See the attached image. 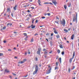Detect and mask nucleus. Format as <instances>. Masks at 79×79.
<instances>
[{"instance_id":"nucleus-1","label":"nucleus","mask_w":79,"mask_h":79,"mask_svg":"<svg viewBox=\"0 0 79 79\" xmlns=\"http://www.w3.org/2000/svg\"><path fill=\"white\" fill-rule=\"evenodd\" d=\"M38 68H39V67H38V65H35V70L33 73V74L34 75L35 74H37V73L39 69Z\"/></svg>"},{"instance_id":"nucleus-2","label":"nucleus","mask_w":79,"mask_h":79,"mask_svg":"<svg viewBox=\"0 0 79 79\" xmlns=\"http://www.w3.org/2000/svg\"><path fill=\"white\" fill-rule=\"evenodd\" d=\"M60 23L63 26H64L65 24H66V21L64 19H63L62 21H60Z\"/></svg>"},{"instance_id":"nucleus-3","label":"nucleus","mask_w":79,"mask_h":79,"mask_svg":"<svg viewBox=\"0 0 79 79\" xmlns=\"http://www.w3.org/2000/svg\"><path fill=\"white\" fill-rule=\"evenodd\" d=\"M74 56H75V52L74 51L73 54L72 58L69 60V62L70 63H71L72 62V60H73L74 58Z\"/></svg>"},{"instance_id":"nucleus-4","label":"nucleus","mask_w":79,"mask_h":79,"mask_svg":"<svg viewBox=\"0 0 79 79\" xmlns=\"http://www.w3.org/2000/svg\"><path fill=\"white\" fill-rule=\"evenodd\" d=\"M77 13L76 14V17L73 16V22H74L75 21H76V22L77 23Z\"/></svg>"},{"instance_id":"nucleus-5","label":"nucleus","mask_w":79,"mask_h":79,"mask_svg":"<svg viewBox=\"0 0 79 79\" xmlns=\"http://www.w3.org/2000/svg\"><path fill=\"white\" fill-rule=\"evenodd\" d=\"M38 51L37 52V54L39 55H40V50H41V48H38Z\"/></svg>"},{"instance_id":"nucleus-6","label":"nucleus","mask_w":79,"mask_h":79,"mask_svg":"<svg viewBox=\"0 0 79 79\" xmlns=\"http://www.w3.org/2000/svg\"><path fill=\"white\" fill-rule=\"evenodd\" d=\"M52 3H53V4L56 6V4H57V2H56V0H52Z\"/></svg>"},{"instance_id":"nucleus-7","label":"nucleus","mask_w":79,"mask_h":79,"mask_svg":"<svg viewBox=\"0 0 79 79\" xmlns=\"http://www.w3.org/2000/svg\"><path fill=\"white\" fill-rule=\"evenodd\" d=\"M53 30H54V32L56 34H58V32L56 31V29L55 28H53Z\"/></svg>"},{"instance_id":"nucleus-8","label":"nucleus","mask_w":79,"mask_h":79,"mask_svg":"<svg viewBox=\"0 0 79 79\" xmlns=\"http://www.w3.org/2000/svg\"><path fill=\"white\" fill-rule=\"evenodd\" d=\"M7 11L8 12H11V9L10 8H8L7 9Z\"/></svg>"},{"instance_id":"nucleus-9","label":"nucleus","mask_w":79,"mask_h":79,"mask_svg":"<svg viewBox=\"0 0 79 79\" xmlns=\"http://www.w3.org/2000/svg\"><path fill=\"white\" fill-rule=\"evenodd\" d=\"M51 70H52V68H50L48 70V71L46 73V74H49V73H50Z\"/></svg>"},{"instance_id":"nucleus-10","label":"nucleus","mask_w":79,"mask_h":79,"mask_svg":"<svg viewBox=\"0 0 79 79\" xmlns=\"http://www.w3.org/2000/svg\"><path fill=\"white\" fill-rule=\"evenodd\" d=\"M31 29H34L35 27V26H34V25L32 24L31 25Z\"/></svg>"},{"instance_id":"nucleus-11","label":"nucleus","mask_w":79,"mask_h":79,"mask_svg":"<svg viewBox=\"0 0 79 79\" xmlns=\"http://www.w3.org/2000/svg\"><path fill=\"white\" fill-rule=\"evenodd\" d=\"M12 25H13L12 23H8L7 24V26L8 27L9 26H11Z\"/></svg>"},{"instance_id":"nucleus-12","label":"nucleus","mask_w":79,"mask_h":79,"mask_svg":"<svg viewBox=\"0 0 79 79\" xmlns=\"http://www.w3.org/2000/svg\"><path fill=\"white\" fill-rule=\"evenodd\" d=\"M74 35L73 34L71 36V39L72 40H73V39H74Z\"/></svg>"},{"instance_id":"nucleus-13","label":"nucleus","mask_w":79,"mask_h":79,"mask_svg":"<svg viewBox=\"0 0 79 79\" xmlns=\"http://www.w3.org/2000/svg\"><path fill=\"white\" fill-rule=\"evenodd\" d=\"M10 72V71H8V70L7 69H6L5 70V73H8Z\"/></svg>"},{"instance_id":"nucleus-14","label":"nucleus","mask_w":79,"mask_h":79,"mask_svg":"<svg viewBox=\"0 0 79 79\" xmlns=\"http://www.w3.org/2000/svg\"><path fill=\"white\" fill-rule=\"evenodd\" d=\"M38 3L40 6H42V4H40V3H41V2H40V0H38Z\"/></svg>"},{"instance_id":"nucleus-15","label":"nucleus","mask_w":79,"mask_h":79,"mask_svg":"<svg viewBox=\"0 0 79 79\" xmlns=\"http://www.w3.org/2000/svg\"><path fill=\"white\" fill-rule=\"evenodd\" d=\"M16 8H17V5H16L13 8V9L14 10H16Z\"/></svg>"},{"instance_id":"nucleus-16","label":"nucleus","mask_w":79,"mask_h":79,"mask_svg":"<svg viewBox=\"0 0 79 79\" xmlns=\"http://www.w3.org/2000/svg\"><path fill=\"white\" fill-rule=\"evenodd\" d=\"M64 31L65 32H68V30L66 29H64Z\"/></svg>"},{"instance_id":"nucleus-17","label":"nucleus","mask_w":79,"mask_h":79,"mask_svg":"<svg viewBox=\"0 0 79 79\" xmlns=\"http://www.w3.org/2000/svg\"><path fill=\"white\" fill-rule=\"evenodd\" d=\"M59 47H60V48H63V45H62L61 44H60L59 45Z\"/></svg>"},{"instance_id":"nucleus-18","label":"nucleus","mask_w":79,"mask_h":79,"mask_svg":"<svg viewBox=\"0 0 79 79\" xmlns=\"http://www.w3.org/2000/svg\"><path fill=\"white\" fill-rule=\"evenodd\" d=\"M34 42V39L32 38V39L30 41V42H31V43H32V42Z\"/></svg>"},{"instance_id":"nucleus-19","label":"nucleus","mask_w":79,"mask_h":79,"mask_svg":"<svg viewBox=\"0 0 79 79\" xmlns=\"http://www.w3.org/2000/svg\"><path fill=\"white\" fill-rule=\"evenodd\" d=\"M18 63L23 64V63H24V62L23 61H19L18 62Z\"/></svg>"},{"instance_id":"nucleus-20","label":"nucleus","mask_w":79,"mask_h":79,"mask_svg":"<svg viewBox=\"0 0 79 79\" xmlns=\"http://www.w3.org/2000/svg\"><path fill=\"white\" fill-rule=\"evenodd\" d=\"M35 20V19H34V18H33V19H32V24H34V22Z\"/></svg>"},{"instance_id":"nucleus-21","label":"nucleus","mask_w":79,"mask_h":79,"mask_svg":"<svg viewBox=\"0 0 79 79\" xmlns=\"http://www.w3.org/2000/svg\"><path fill=\"white\" fill-rule=\"evenodd\" d=\"M64 7L65 10H66V9H67V6H66V5H64Z\"/></svg>"},{"instance_id":"nucleus-22","label":"nucleus","mask_w":79,"mask_h":79,"mask_svg":"<svg viewBox=\"0 0 79 79\" xmlns=\"http://www.w3.org/2000/svg\"><path fill=\"white\" fill-rule=\"evenodd\" d=\"M56 69H58V66L55 67V70H56Z\"/></svg>"},{"instance_id":"nucleus-23","label":"nucleus","mask_w":79,"mask_h":79,"mask_svg":"<svg viewBox=\"0 0 79 79\" xmlns=\"http://www.w3.org/2000/svg\"><path fill=\"white\" fill-rule=\"evenodd\" d=\"M56 37L57 38V39H58V38H60V35H56Z\"/></svg>"},{"instance_id":"nucleus-24","label":"nucleus","mask_w":79,"mask_h":79,"mask_svg":"<svg viewBox=\"0 0 79 79\" xmlns=\"http://www.w3.org/2000/svg\"><path fill=\"white\" fill-rule=\"evenodd\" d=\"M57 52L59 54V53H60V50L58 49V50H57Z\"/></svg>"},{"instance_id":"nucleus-25","label":"nucleus","mask_w":79,"mask_h":79,"mask_svg":"<svg viewBox=\"0 0 79 79\" xmlns=\"http://www.w3.org/2000/svg\"><path fill=\"white\" fill-rule=\"evenodd\" d=\"M59 21H55V23H56L57 24H59V23H58Z\"/></svg>"},{"instance_id":"nucleus-26","label":"nucleus","mask_w":79,"mask_h":79,"mask_svg":"<svg viewBox=\"0 0 79 79\" xmlns=\"http://www.w3.org/2000/svg\"><path fill=\"white\" fill-rule=\"evenodd\" d=\"M27 38H28V36H27L26 38L24 39L25 40H27Z\"/></svg>"},{"instance_id":"nucleus-27","label":"nucleus","mask_w":79,"mask_h":79,"mask_svg":"<svg viewBox=\"0 0 79 79\" xmlns=\"http://www.w3.org/2000/svg\"><path fill=\"white\" fill-rule=\"evenodd\" d=\"M43 51L44 52H45H45H47V50H46L45 49V48H44L43 49Z\"/></svg>"},{"instance_id":"nucleus-28","label":"nucleus","mask_w":79,"mask_h":79,"mask_svg":"<svg viewBox=\"0 0 79 79\" xmlns=\"http://www.w3.org/2000/svg\"><path fill=\"white\" fill-rule=\"evenodd\" d=\"M23 35H24V36H27V34L26 33H24L23 34Z\"/></svg>"},{"instance_id":"nucleus-29","label":"nucleus","mask_w":79,"mask_h":79,"mask_svg":"<svg viewBox=\"0 0 79 79\" xmlns=\"http://www.w3.org/2000/svg\"><path fill=\"white\" fill-rule=\"evenodd\" d=\"M59 61L60 63H61V58H59Z\"/></svg>"},{"instance_id":"nucleus-30","label":"nucleus","mask_w":79,"mask_h":79,"mask_svg":"<svg viewBox=\"0 0 79 79\" xmlns=\"http://www.w3.org/2000/svg\"><path fill=\"white\" fill-rule=\"evenodd\" d=\"M58 62H57L56 63V66H58Z\"/></svg>"},{"instance_id":"nucleus-31","label":"nucleus","mask_w":79,"mask_h":79,"mask_svg":"<svg viewBox=\"0 0 79 79\" xmlns=\"http://www.w3.org/2000/svg\"><path fill=\"white\" fill-rule=\"evenodd\" d=\"M44 4H45L47 5V4H49V3L46 2L44 3Z\"/></svg>"},{"instance_id":"nucleus-32","label":"nucleus","mask_w":79,"mask_h":79,"mask_svg":"<svg viewBox=\"0 0 79 79\" xmlns=\"http://www.w3.org/2000/svg\"><path fill=\"white\" fill-rule=\"evenodd\" d=\"M35 61H38V58H37V57H35Z\"/></svg>"},{"instance_id":"nucleus-33","label":"nucleus","mask_w":79,"mask_h":79,"mask_svg":"<svg viewBox=\"0 0 79 79\" xmlns=\"http://www.w3.org/2000/svg\"><path fill=\"white\" fill-rule=\"evenodd\" d=\"M47 15H48L49 16H50V13H48L47 14Z\"/></svg>"},{"instance_id":"nucleus-34","label":"nucleus","mask_w":79,"mask_h":79,"mask_svg":"<svg viewBox=\"0 0 79 79\" xmlns=\"http://www.w3.org/2000/svg\"><path fill=\"white\" fill-rule=\"evenodd\" d=\"M56 19L59 20V17H58L57 16H56Z\"/></svg>"},{"instance_id":"nucleus-35","label":"nucleus","mask_w":79,"mask_h":79,"mask_svg":"<svg viewBox=\"0 0 79 79\" xmlns=\"http://www.w3.org/2000/svg\"><path fill=\"white\" fill-rule=\"evenodd\" d=\"M72 13V10H70L69 12V14H71Z\"/></svg>"},{"instance_id":"nucleus-36","label":"nucleus","mask_w":79,"mask_h":79,"mask_svg":"<svg viewBox=\"0 0 79 79\" xmlns=\"http://www.w3.org/2000/svg\"><path fill=\"white\" fill-rule=\"evenodd\" d=\"M6 29V27H3L2 29H3V30H5V29Z\"/></svg>"},{"instance_id":"nucleus-37","label":"nucleus","mask_w":79,"mask_h":79,"mask_svg":"<svg viewBox=\"0 0 79 79\" xmlns=\"http://www.w3.org/2000/svg\"><path fill=\"white\" fill-rule=\"evenodd\" d=\"M61 54L62 55H63L64 54V51H63L62 52Z\"/></svg>"},{"instance_id":"nucleus-38","label":"nucleus","mask_w":79,"mask_h":79,"mask_svg":"<svg viewBox=\"0 0 79 79\" xmlns=\"http://www.w3.org/2000/svg\"><path fill=\"white\" fill-rule=\"evenodd\" d=\"M26 61V59H25L23 60V63H24V62H25V61Z\"/></svg>"},{"instance_id":"nucleus-39","label":"nucleus","mask_w":79,"mask_h":79,"mask_svg":"<svg viewBox=\"0 0 79 79\" xmlns=\"http://www.w3.org/2000/svg\"><path fill=\"white\" fill-rule=\"evenodd\" d=\"M47 53V51H45V52H44V55H46Z\"/></svg>"},{"instance_id":"nucleus-40","label":"nucleus","mask_w":79,"mask_h":79,"mask_svg":"<svg viewBox=\"0 0 79 79\" xmlns=\"http://www.w3.org/2000/svg\"><path fill=\"white\" fill-rule=\"evenodd\" d=\"M58 58H59V57L58 56H56V60H57V59H58Z\"/></svg>"},{"instance_id":"nucleus-41","label":"nucleus","mask_w":79,"mask_h":79,"mask_svg":"<svg viewBox=\"0 0 79 79\" xmlns=\"http://www.w3.org/2000/svg\"><path fill=\"white\" fill-rule=\"evenodd\" d=\"M23 7H25V8H26L27 7V5H26L24 6Z\"/></svg>"},{"instance_id":"nucleus-42","label":"nucleus","mask_w":79,"mask_h":79,"mask_svg":"<svg viewBox=\"0 0 79 79\" xmlns=\"http://www.w3.org/2000/svg\"><path fill=\"white\" fill-rule=\"evenodd\" d=\"M70 71H71V70L70 69V68H69V73H70Z\"/></svg>"},{"instance_id":"nucleus-43","label":"nucleus","mask_w":79,"mask_h":79,"mask_svg":"<svg viewBox=\"0 0 79 79\" xmlns=\"http://www.w3.org/2000/svg\"><path fill=\"white\" fill-rule=\"evenodd\" d=\"M41 18H42V19H45V17H42Z\"/></svg>"},{"instance_id":"nucleus-44","label":"nucleus","mask_w":79,"mask_h":79,"mask_svg":"<svg viewBox=\"0 0 79 79\" xmlns=\"http://www.w3.org/2000/svg\"><path fill=\"white\" fill-rule=\"evenodd\" d=\"M38 20H36L35 22L36 23H38Z\"/></svg>"},{"instance_id":"nucleus-45","label":"nucleus","mask_w":79,"mask_h":79,"mask_svg":"<svg viewBox=\"0 0 79 79\" xmlns=\"http://www.w3.org/2000/svg\"><path fill=\"white\" fill-rule=\"evenodd\" d=\"M3 53H0V56H3Z\"/></svg>"},{"instance_id":"nucleus-46","label":"nucleus","mask_w":79,"mask_h":79,"mask_svg":"<svg viewBox=\"0 0 79 79\" xmlns=\"http://www.w3.org/2000/svg\"><path fill=\"white\" fill-rule=\"evenodd\" d=\"M49 4H50V5H53V3L52 2L49 3Z\"/></svg>"},{"instance_id":"nucleus-47","label":"nucleus","mask_w":79,"mask_h":79,"mask_svg":"<svg viewBox=\"0 0 79 79\" xmlns=\"http://www.w3.org/2000/svg\"><path fill=\"white\" fill-rule=\"evenodd\" d=\"M29 17H32V15H31V14H29Z\"/></svg>"},{"instance_id":"nucleus-48","label":"nucleus","mask_w":79,"mask_h":79,"mask_svg":"<svg viewBox=\"0 0 79 79\" xmlns=\"http://www.w3.org/2000/svg\"><path fill=\"white\" fill-rule=\"evenodd\" d=\"M3 42L4 44H5L6 43V41L4 40V41Z\"/></svg>"},{"instance_id":"nucleus-49","label":"nucleus","mask_w":79,"mask_h":79,"mask_svg":"<svg viewBox=\"0 0 79 79\" xmlns=\"http://www.w3.org/2000/svg\"><path fill=\"white\" fill-rule=\"evenodd\" d=\"M50 35L49 34V33H48L47 34H46V35Z\"/></svg>"},{"instance_id":"nucleus-50","label":"nucleus","mask_w":79,"mask_h":79,"mask_svg":"<svg viewBox=\"0 0 79 79\" xmlns=\"http://www.w3.org/2000/svg\"><path fill=\"white\" fill-rule=\"evenodd\" d=\"M53 33H51V36H53Z\"/></svg>"},{"instance_id":"nucleus-51","label":"nucleus","mask_w":79,"mask_h":79,"mask_svg":"<svg viewBox=\"0 0 79 79\" xmlns=\"http://www.w3.org/2000/svg\"><path fill=\"white\" fill-rule=\"evenodd\" d=\"M71 6V4L70 3L69 5V7H70V6Z\"/></svg>"},{"instance_id":"nucleus-52","label":"nucleus","mask_w":79,"mask_h":79,"mask_svg":"<svg viewBox=\"0 0 79 79\" xmlns=\"http://www.w3.org/2000/svg\"><path fill=\"white\" fill-rule=\"evenodd\" d=\"M29 2H32V0H29Z\"/></svg>"},{"instance_id":"nucleus-53","label":"nucleus","mask_w":79,"mask_h":79,"mask_svg":"<svg viewBox=\"0 0 79 79\" xmlns=\"http://www.w3.org/2000/svg\"><path fill=\"white\" fill-rule=\"evenodd\" d=\"M12 74H13V75L14 76H16V74L14 73H13Z\"/></svg>"},{"instance_id":"nucleus-54","label":"nucleus","mask_w":79,"mask_h":79,"mask_svg":"<svg viewBox=\"0 0 79 79\" xmlns=\"http://www.w3.org/2000/svg\"><path fill=\"white\" fill-rule=\"evenodd\" d=\"M27 76H28V75H27L26 76H24V77H26Z\"/></svg>"},{"instance_id":"nucleus-55","label":"nucleus","mask_w":79,"mask_h":79,"mask_svg":"<svg viewBox=\"0 0 79 79\" xmlns=\"http://www.w3.org/2000/svg\"><path fill=\"white\" fill-rule=\"evenodd\" d=\"M11 15L12 17H13V13H11Z\"/></svg>"},{"instance_id":"nucleus-56","label":"nucleus","mask_w":79,"mask_h":79,"mask_svg":"<svg viewBox=\"0 0 79 79\" xmlns=\"http://www.w3.org/2000/svg\"><path fill=\"white\" fill-rule=\"evenodd\" d=\"M38 35H39V34H35V36Z\"/></svg>"},{"instance_id":"nucleus-57","label":"nucleus","mask_w":79,"mask_h":79,"mask_svg":"<svg viewBox=\"0 0 79 79\" xmlns=\"http://www.w3.org/2000/svg\"><path fill=\"white\" fill-rule=\"evenodd\" d=\"M74 68H75V67L74 66H73V68L72 69L73 70L74 69Z\"/></svg>"},{"instance_id":"nucleus-58","label":"nucleus","mask_w":79,"mask_h":79,"mask_svg":"<svg viewBox=\"0 0 79 79\" xmlns=\"http://www.w3.org/2000/svg\"><path fill=\"white\" fill-rule=\"evenodd\" d=\"M28 54H29V55H30V54H31V52H28Z\"/></svg>"},{"instance_id":"nucleus-59","label":"nucleus","mask_w":79,"mask_h":79,"mask_svg":"<svg viewBox=\"0 0 79 79\" xmlns=\"http://www.w3.org/2000/svg\"><path fill=\"white\" fill-rule=\"evenodd\" d=\"M31 8H32V9H34V7H31Z\"/></svg>"},{"instance_id":"nucleus-60","label":"nucleus","mask_w":79,"mask_h":79,"mask_svg":"<svg viewBox=\"0 0 79 79\" xmlns=\"http://www.w3.org/2000/svg\"><path fill=\"white\" fill-rule=\"evenodd\" d=\"M27 12H28V13H30V10H27Z\"/></svg>"},{"instance_id":"nucleus-61","label":"nucleus","mask_w":79,"mask_h":79,"mask_svg":"<svg viewBox=\"0 0 79 79\" xmlns=\"http://www.w3.org/2000/svg\"><path fill=\"white\" fill-rule=\"evenodd\" d=\"M47 13H45L44 14V16H47Z\"/></svg>"},{"instance_id":"nucleus-62","label":"nucleus","mask_w":79,"mask_h":79,"mask_svg":"<svg viewBox=\"0 0 79 79\" xmlns=\"http://www.w3.org/2000/svg\"><path fill=\"white\" fill-rule=\"evenodd\" d=\"M52 53V51H51L49 52V53L50 54Z\"/></svg>"},{"instance_id":"nucleus-63","label":"nucleus","mask_w":79,"mask_h":79,"mask_svg":"<svg viewBox=\"0 0 79 79\" xmlns=\"http://www.w3.org/2000/svg\"><path fill=\"white\" fill-rule=\"evenodd\" d=\"M14 34H17V32L15 31L14 32Z\"/></svg>"},{"instance_id":"nucleus-64","label":"nucleus","mask_w":79,"mask_h":79,"mask_svg":"<svg viewBox=\"0 0 79 79\" xmlns=\"http://www.w3.org/2000/svg\"><path fill=\"white\" fill-rule=\"evenodd\" d=\"M64 40H66V37H64Z\"/></svg>"}]
</instances>
